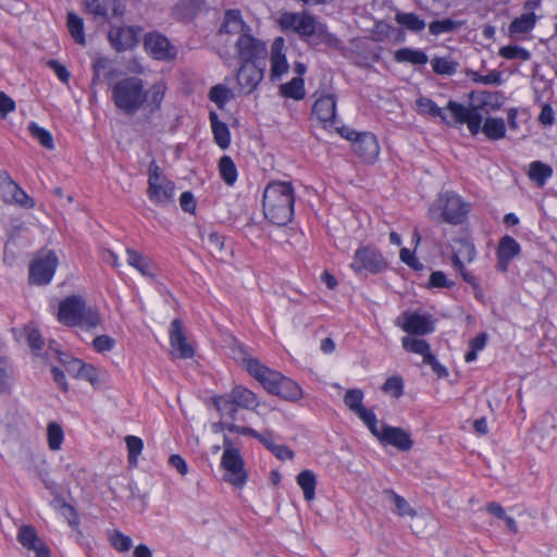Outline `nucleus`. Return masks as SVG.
<instances>
[{
	"mask_svg": "<svg viewBox=\"0 0 557 557\" xmlns=\"http://www.w3.org/2000/svg\"><path fill=\"white\" fill-rule=\"evenodd\" d=\"M164 94L165 86L162 83L146 89L140 77L128 76L113 85L112 101L126 115H134L141 109L154 113L160 110Z\"/></svg>",
	"mask_w": 557,
	"mask_h": 557,
	"instance_id": "f257e3e1",
	"label": "nucleus"
},
{
	"mask_svg": "<svg viewBox=\"0 0 557 557\" xmlns=\"http://www.w3.org/2000/svg\"><path fill=\"white\" fill-rule=\"evenodd\" d=\"M294 188L289 182H271L263 191L264 216L273 224L284 226L294 215Z\"/></svg>",
	"mask_w": 557,
	"mask_h": 557,
	"instance_id": "f03ea898",
	"label": "nucleus"
},
{
	"mask_svg": "<svg viewBox=\"0 0 557 557\" xmlns=\"http://www.w3.org/2000/svg\"><path fill=\"white\" fill-rule=\"evenodd\" d=\"M454 116V122L467 124L470 133L476 135L480 129L491 140H498L505 137L506 124L502 117H487L481 127L482 115L479 107L467 108L463 104L449 100L446 107Z\"/></svg>",
	"mask_w": 557,
	"mask_h": 557,
	"instance_id": "7ed1b4c3",
	"label": "nucleus"
},
{
	"mask_svg": "<svg viewBox=\"0 0 557 557\" xmlns=\"http://www.w3.org/2000/svg\"><path fill=\"white\" fill-rule=\"evenodd\" d=\"M280 24L284 29H292L311 46L321 44L333 45L337 39L327 32L324 24L320 23L307 11L301 13L285 12L281 15Z\"/></svg>",
	"mask_w": 557,
	"mask_h": 557,
	"instance_id": "20e7f679",
	"label": "nucleus"
},
{
	"mask_svg": "<svg viewBox=\"0 0 557 557\" xmlns=\"http://www.w3.org/2000/svg\"><path fill=\"white\" fill-rule=\"evenodd\" d=\"M469 211L470 205L460 196L453 191H445L440 194L430 206L429 218L436 223L459 225L466 221Z\"/></svg>",
	"mask_w": 557,
	"mask_h": 557,
	"instance_id": "39448f33",
	"label": "nucleus"
},
{
	"mask_svg": "<svg viewBox=\"0 0 557 557\" xmlns=\"http://www.w3.org/2000/svg\"><path fill=\"white\" fill-rule=\"evenodd\" d=\"M58 320L67 326L95 329L101 323L96 308L87 307L79 296H70L60 302Z\"/></svg>",
	"mask_w": 557,
	"mask_h": 557,
	"instance_id": "423d86ee",
	"label": "nucleus"
},
{
	"mask_svg": "<svg viewBox=\"0 0 557 557\" xmlns=\"http://www.w3.org/2000/svg\"><path fill=\"white\" fill-rule=\"evenodd\" d=\"M148 188L149 200L159 207H166L174 202V184L162 174L161 168L152 161L148 169Z\"/></svg>",
	"mask_w": 557,
	"mask_h": 557,
	"instance_id": "0eeeda50",
	"label": "nucleus"
},
{
	"mask_svg": "<svg viewBox=\"0 0 557 557\" xmlns=\"http://www.w3.org/2000/svg\"><path fill=\"white\" fill-rule=\"evenodd\" d=\"M224 445L227 447L223 453L221 466L225 470V481L240 487L247 480L243 458L238 449L231 447V441L227 437L224 438Z\"/></svg>",
	"mask_w": 557,
	"mask_h": 557,
	"instance_id": "6e6552de",
	"label": "nucleus"
},
{
	"mask_svg": "<svg viewBox=\"0 0 557 557\" xmlns=\"http://www.w3.org/2000/svg\"><path fill=\"white\" fill-rule=\"evenodd\" d=\"M235 48L242 62H264L268 53L265 44L252 36L251 32L239 36L235 41Z\"/></svg>",
	"mask_w": 557,
	"mask_h": 557,
	"instance_id": "1a4fd4ad",
	"label": "nucleus"
},
{
	"mask_svg": "<svg viewBox=\"0 0 557 557\" xmlns=\"http://www.w3.org/2000/svg\"><path fill=\"white\" fill-rule=\"evenodd\" d=\"M58 258L53 251L38 256L29 267V282L36 285L48 284L55 272Z\"/></svg>",
	"mask_w": 557,
	"mask_h": 557,
	"instance_id": "9d476101",
	"label": "nucleus"
},
{
	"mask_svg": "<svg viewBox=\"0 0 557 557\" xmlns=\"http://www.w3.org/2000/svg\"><path fill=\"white\" fill-rule=\"evenodd\" d=\"M387 263L384 257L375 249L370 247H360L354 255L350 268L356 273L368 271L370 273H380L385 270Z\"/></svg>",
	"mask_w": 557,
	"mask_h": 557,
	"instance_id": "9b49d317",
	"label": "nucleus"
},
{
	"mask_svg": "<svg viewBox=\"0 0 557 557\" xmlns=\"http://www.w3.org/2000/svg\"><path fill=\"white\" fill-rule=\"evenodd\" d=\"M245 361L246 369L249 374L258 380L269 393L273 394L283 375L280 372L261 364L257 359L249 358Z\"/></svg>",
	"mask_w": 557,
	"mask_h": 557,
	"instance_id": "f8f14e48",
	"label": "nucleus"
},
{
	"mask_svg": "<svg viewBox=\"0 0 557 557\" xmlns=\"http://www.w3.org/2000/svg\"><path fill=\"white\" fill-rule=\"evenodd\" d=\"M264 62H243L238 72L237 81L245 94L252 92L263 78Z\"/></svg>",
	"mask_w": 557,
	"mask_h": 557,
	"instance_id": "ddd939ff",
	"label": "nucleus"
},
{
	"mask_svg": "<svg viewBox=\"0 0 557 557\" xmlns=\"http://www.w3.org/2000/svg\"><path fill=\"white\" fill-rule=\"evenodd\" d=\"M141 28L134 26L112 27L109 32V40L117 51L133 48L139 40Z\"/></svg>",
	"mask_w": 557,
	"mask_h": 557,
	"instance_id": "4468645a",
	"label": "nucleus"
},
{
	"mask_svg": "<svg viewBox=\"0 0 557 557\" xmlns=\"http://www.w3.org/2000/svg\"><path fill=\"white\" fill-rule=\"evenodd\" d=\"M376 438L383 445H392L403 451L411 449L413 445L408 432L401 428L389 426L386 424H381V432Z\"/></svg>",
	"mask_w": 557,
	"mask_h": 557,
	"instance_id": "2eb2a0df",
	"label": "nucleus"
},
{
	"mask_svg": "<svg viewBox=\"0 0 557 557\" xmlns=\"http://www.w3.org/2000/svg\"><path fill=\"white\" fill-rule=\"evenodd\" d=\"M85 2L88 12L96 18L108 21L111 17L122 16L124 13L121 0H85Z\"/></svg>",
	"mask_w": 557,
	"mask_h": 557,
	"instance_id": "dca6fc26",
	"label": "nucleus"
},
{
	"mask_svg": "<svg viewBox=\"0 0 557 557\" xmlns=\"http://www.w3.org/2000/svg\"><path fill=\"white\" fill-rule=\"evenodd\" d=\"M170 343L174 354L182 359L194 357V348L188 344L180 319H174L170 327Z\"/></svg>",
	"mask_w": 557,
	"mask_h": 557,
	"instance_id": "f3484780",
	"label": "nucleus"
},
{
	"mask_svg": "<svg viewBox=\"0 0 557 557\" xmlns=\"http://www.w3.org/2000/svg\"><path fill=\"white\" fill-rule=\"evenodd\" d=\"M352 150L363 162L373 163L380 153L376 136L370 132H362Z\"/></svg>",
	"mask_w": 557,
	"mask_h": 557,
	"instance_id": "a211bd4d",
	"label": "nucleus"
},
{
	"mask_svg": "<svg viewBox=\"0 0 557 557\" xmlns=\"http://www.w3.org/2000/svg\"><path fill=\"white\" fill-rule=\"evenodd\" d=\"M312 114H314L324 126H331L336 117V97L332 94L321 95L312 106Z\"/></svg>",
	"mask_w": 557,
	"mask_h": 557,
	"instance_id": "6ab92c4d",
	"label": "nucleus"
},
{
	"mask_svg": "<svg viewBox=\"0 0 557 557\" xmlns=\"http://www.w3.org/2000/svg\"><path fill=\"white\" fill-rule=\"evenodd\" d=\"M251 32V27L243 20L239 10H226L223 16L220 35H237L242 36L244 33Z\"/></svg>",
	"mask_w": 557,
	"mask_h": 557,
	"instance_id": "aec40b11",
	"label": "nucleus"
},
{
	"mask_svg": "<svg viewBox=\"0 0 557 557\" xmlns=\"http://www.w3.org/2000/svg\"><path fill=\"white\" fill-rule=\"evenodd\" d=\"M144 46L146 51L151 54L154 59L165 60L174 57V53L171 51L172 47L164 36L150 33L145 36Z\"/></svg>",
	"mask_w": 557,
	"mask_h": 557,
	"instance_id": "412c9836",
	"label": "nucleus"
},
{
	"mask_svg": "<svg viewBox=\"0 0 557 557\" xmlns=\"http://www.w3.org/2000/svg\"><path fill=\"white\" fill-rule=\"evenodd\" d=\"M403 318L404 323L401 324V329L408 334L425 335L432 333L434 330L432 322L425 315L404 312Z\"/></svg>",
	"mask_w": 557,
	"mask_h": 557,
	"instance_id": "4be33fe9",
	"label": "nucleus"
},
{
	"mask_svg": "<svg viewBox=\"0 0 557 557\" xmlns=\"http://www.w3.org/2000/svg\"><path fill=\"white\" fill-rule=\"evenodd\" d=\"M283 39L277 38L272 45L271 51V78L280 79L281 76L287 72L288 63L285 54L282 53Z\"/></svg>",
	"mask_w": 557,
	"mask_h": 557,
	"instance_id": "5701e85b",
	"label": "nucleus"
},
{
	"mask_svg": "<svg viewBox=\"0 0 557 557\" xmlns=\"http://www.w3.org/2000/svg\"><path fill=\"white\" fill-rule=\"evenodd\" d=\"M456 245L457 247L451 257L454 268H461L465 265V261L470 263L474 260L476 252L472 243L467 239H458Z\"/></svg>",
	"mask_w": 557,
	"mask_h": 557,
	"instance_id": "b1692460",
	"label": "nucleus"
},
{
	"mask_svg": "<svg viewBox=\"0 0 557 557\" xmlns=\"http://www.w3.org/2000/svg\"><path fill=\"white\" fill-rule=\"evenodd\" d=\"M203 244L211 256L218 260H225L230 253L225 247L224 236L219 233H209L206 238L203 237Z\"/></svg>",
	"mask_w": 557,
	"mask_h": 557,
	"instance_id": "393cba45",
	"label": "nucleus"
},
{
	"mask_svg": "<svg viewBox=\"0 0 557 557\" xmlns=\"http://www.w3.org/2000/svg\"><path fill=\"white\" fill-rule=\"evenodd\" d=\"M214 140L218 146L222 149H226L231 144V134L227 125L221 122L218 114L213 111L209 114Z\"/></svg>",
	"mask_w": 557,
	"mask_h": 557,
	"instance_id": "a878e982",
	"label": "nucleus"
},
{
	"mask_svg": "<svg viewBox=\"0 0 557 557\" xmlns=\"http://www.w3.org/2000/svg\"><path fill=\"white\" fill-rule=\"evenodd\" d=\"M273 395H276L285 400L296 401L301 398L302 391L295 381L283 376Z\"/></svg>",
	"mask_w": 557,
	"mask_h": 557,
	"instance_id": "bb28decb",
	"label": "nucleus"
},
{
	"mask_svg": "<svg viewBox=\"0 0 557 557\" xmlns=\"http://www.w3.org/2000/svg\"><path fill=\"white\" fill-rule=\"evenodd\" d=\"M537 16L533 12L523 13L516 17L509 25L510 36L523 35L531 32L536 24Z\"/></svg>",
	"mask_w": 557,
	"mask_h": 557,
	"instance_id": "cd10ccee",
	"label": "nucleus"
},
{
	"mask_svg": "<svg viewBox=\"0 0 557 557\" xmlns=\"http://www.w3.org/2000/svg\"><path fill=\"white\" fill-rule=\"evenodd\" d=\"M383 494L386 499L395 506V512L400 517L414 518L417 511L409 505V503L393 490H384Z\"/></svg>",
	"mask_w": 557,
	"mask_h": 557,
	"instance_id": "c85d7f7f",
	"label": "nucleus"
},
{
	"mask_svg": "<svg viewBox=\"0 0 557 557\" xmlns=\"http://www.w3.org/2000/svg\"><path fill=\"white\" fill-rule=\"evenodd\" d=\"M416 106L419 114H429L433 117H440L447 124H451L447 120V115L444 113L443 109L440 108L432 99L421 96L416 100Z\"/></svg>",
	"mask_w": 557,
	"mask_h": 557,
	"instance_id": "c756f323",
	"label": "nucleus"
},
{
	"mask_svg": "<svg viewBox=\"0 0 557 557\" xmlns=\"http://www.w3.org/2000/svg\"><path fill=\"white\" fill-rule=\"evenodd\" d=\"M230 395L238 407L253 409L258 406L257 396L251 391L242 386L234 387Z\"/></svg>",
	"mask_w": 557,
	"mask_h": 557,
	"instance_id": "7c9ffc66",
	"label": "nucleus"
},
{
	"mask_svg": "<svg viewBox=\"0 0 557 557\" xmlns=\"http://www.w3.org/2000/svg\"><path fill=\"white\" fill-rule=\"evenodd\" d=\"M397 62H408L414 65H422L428 63L429 58L422 50H414L411 48H401L394 54Z\"/></svg>",
	"mask_w": 557,
	"mask_h": 557,
	"instance_id": "2f4dec72",
	"label": "nucleus"
},
{
	"mask_svg": "<svg viewBox=\"0 0 557 557\" xmlns=\"http://www.w3.org/2000/svg\"><path fill=\"white\" fill-rule=\"evenodd\" d=\"M297 483L304 492L305 499L312 500L315 496V474L311 470H304L297 475Z\"/></svg>",
	"mask_w": 557,
	"mask_h": 557,
	"instance_id": "473e14b6",
	"label": "nucleus"
},
{
	"mask_svg": "<svg viewBox=\"0 0 557 557\" xmlns=\"http://www.w3.org/2000/svg\"><path fill=\"white\" fill-rule=\"evenodd\" d=\"M127 255V263L138 270L143 275L145 276H153V273L151 272V264L147 257L143 256L138 251L127 248L126 249Z\"/></svg>",
	"mask_w": 557,
	"mask_h": 557,
	"instance_id": "72a5a7b5",
	"label": "nucleus"
},
{
	"mask_svg": "<svg viewBox=\"0 0 557 557\" xmlns=\"http://www.w3.org/2000/svg\"><path fill=\"white\" fill-rule=\"evenodd\" d=\"M553 175V170L549 165L541 162L533 161L529 166V177L537 186H543L546 181Z\"/></svg>",
	"mask_w": 557,
	"mask_h": 557,
	"instance_id": "f704fd0d",
	"label": "nucleus"
},
{
	"mask_svg": "<svg viewBox=\"0 0 557 557\" xmlns=\"http://www.w3.org/2000/svg\"><path fill=\"white\" fill-rule=\"evenodd\" d=\"M282 96L294 100H301L305 92V82L301 77H294L290 82L280 86Z\"/></svg>",
	"mask_w": 557,
	"mask_h": 557,
	"instance_id": "c9c22d12",
	"label": "nucleus"
},
{
	"mask_svg": "<svg viewBox=\"0 0 557 557\" xmlns=\"http://www.w3.org/2000/svg\"><path fill=\"white\" fill-rule=\"evenodd\" d=\"M51 505L54 509L60 511L73 529L78 528L79 517L76 509L71 504H67L61 497H55Z\"/></svg>",
	"mask_w": 557,
	"mask_h": 557,
	"instance_id": "e433bc0d",
	"label": "nucleus"
},
{
	"mask_svg": "<svg viewBox=\"0 0 557 557\" xmlns=\"http://www.w3.org/2000/svg\"><path fill=\"white\" fill-rule=\"evenodd\" d=\"M66 24L69 32L76 44L85 46L86 39L84 34V22L83 18L77 14L70 12L67 14Z\"/></svg>",
	"mask_w": 557,
	"mask_h": 557,
	"instance_id": "4c0bfd02",
	"label": "nucleus"
},
{
	"mask_svg": "<svg viewBox=\"0 0 557 557\" xmlns=\"http://www.w3.org/2000/svg\"><path fill=\"white\" fill-rule=\"evenodd\" d=\"M17 541L27 549H33L37 544L42 543L36 530L32 525H22L17 532Z\"/></svg>",
	"mask_w": 557,
	"mask_h": 557,
	"instance_id": "58836bf2",
	"label": "nucleus"
},
{
	"mask_svg": "<svg viewBox=\"0 0 557 557\" xmlns=\"http://www.w3.org/2000/svg\"><path fill=\"white\" fill-rule=\"evenodd\" d=\"M213 405L221 414L227 416L232 420H235L238 406L235 404L230 394L214 397Z\"/></svg>",
	"mask_w": 557,
	"mask_h": 557,
	"instance_id": "ea45409f",
	"label": "nucleus"
},
{
	"mask_svg": "<svg viewBox=\"0 0 557 557\" xmlns=\"http://www.w3.org/2000/svg\"><path fill=\"white\" fill-rule=\"evenodd\" d=\"M219 171L222 180L232 186L237 180V170L234 161L228 156H223L219 161Z\"/></svg>",
	"mask_w": 557,
	"mask_h": 557,
	"instance_id": "a19ab883",
	"label": "nucleus"
},
{
	"mask_svg": "<svg viewBox=\"0 0 557 557\" xmlns=\"http://www.w3.org/2000/svg\"><path fill=\"white\" fill-rule=\"evenodd\" d=\"M401 344L405 350L421 355L423 357V360L425 359V356L432 354L430 345L424 339L405 336L401 339Z\"/></svg>",
	"mask_w": 557,
	"mask_h": 557,
	"instance_id": "79ce46f5",
	"label": "nucleus"
},
{
	"mask_svg": "<svg viewBox=\"0 0 557 557\" xmlns=\"http://www.w3.org/2000/svg\"><path fill=\"white\" fill-rule=\"evenodd\" d=\"M64 440L62 426L57 422H49L47 425V441L51 450L57 451L61 448Z\"/></svg>",
	"mask_w": 557,
	"mask_h": 557,
	"instance_id": "37998d69",
	"label": "nucleus"
},
{
	"mask_svg": "<svg viewBox=\"0 0 557 557\" xmlns=\"http://www.w3.org/2000/svg\"><path fill=\"white\" fill-rule=\"evenodd\" d=\"M395 20L411 32H421L425 27V22L414 13H397Z\"/></svg>",
	"mask_w": 557,
	"mask_h": 557,
	"instance_id": "c03bdc74",
	"label": "nucleus"
},
{
	"mask_svg": "<svg viewBox=\"0 0 557 557\" xmlns=\"http://www.w3.org/2000/svg\"><path fill=\"white\" fill-rule=\"evenodd\" d=\"M461 26L460 22L451 18L436 20L430 23V34L437 36L441 34L453 33Z\"/></svg>",
	"mask_w": 557,
	"mask_h": 557,
	"instance_id": "a18cd8bd",
	"label": "nucleus"
},
{
	"mask_svg": "<svg viewBox=\"0 0 557 557\" xmlns=\"http://www.w3.org/2000/svg\"><path fill=\"white\" fill-rule=\"evenodd\" d=\"M28 129L30 135L37 139L42 147L49 150L54 148L53 137L49 131L38 126L35 122L29 123Z\"/></svg>",
	"mask_w": 557,
	"mask_h": 557,
	"instance_id": "49530a36",
	"label": "nucleus"
},
{
	"mask_svg": "<svg viewBox=\"0 0 557 557\" xmlns=\"http://www.w3.org/2000/svg\"><path fill=\"white\" fill-rule=\"evenodd\" d=\"M520 252L519 243L511 236H504L498 245L497 256L513 259Z\"/></svg>",
	"mask_w": 557,
	"mask_h": 557,
	"instance_id": "de8ad7c7",
	"label": "nucleus"
},
{
	"mask_svg": "<svg viewBox=\"0 0 557 557\" xmlns=\"http://www.w3.org/2000/svg\"><path fill=\"white\" fill-rule=\"evenodd\" d=\"M110 61L107 58H98L92 63V79L91 85H96L100 82L101 77L110 78L112 76L110 69Z\"/></svg>",
	"mask_w": 557,
	"mask_h": 557,
	"instance_id": "09e8293b",
	"label": "nucleus"
},
{
	"mask_svg": "<svg viewBox=\"0 0 557 557\" xmlns=\"http://www.w3.org/2000/svg\"><path fill=\"white\" fill-rule=\"evenodd\" d=\"M498 54L507 60L519 59L522 61H528L531 58V53L529 50L512 45L502 47L498 51Z\"/></svg>",
	"mask_w": 557,
	"mask_h": 557,
	"instance_id": "8fccbe9b",
	"label": "nucleus"
},
{
	"mask_svg": "<svg viewBox=\"0 0 557 557\" xmlns=\"http://www.w3.org/2000/svg\"><path fill=\"white\" fill-rule=\"evenodd\" d=\"M125 443L128 451V462L135 466L137 465L138 456L143 451L144 443L141 438L134 435H127L125 437Z\"/></svg>",
	"mask_w": 557,
	"mask_h": 557,
	"instance_id": "3c124183",
	"label": "nucleus"
},
{
	"mask_svg": "<svg viewBox=\"0 0 557 557\" xmlns=\"http://www.w3.org/2000/svg\"><path fill=\"white\" fill-rule=\"evenodd\" d=\"M74 366H77L76 377L84 379L94 386L98 383V370L92 364L84 363L82 360H75Z\"/></svg>",
	"mask_w": 557,
	"mask_h": 557,
	"instance_id": "603ef678",
	"label": "nucleus"
},
{
	"mask_svg": "<svg viewBox=\"0 0 557 557\" xmlns=\"http://www.w3.org/2000/svg\"><path fill=\"white\" fill-rule=\"evenodd\" d=\"M363 392L358 388L348 389L344 396L345 405L354 412L358 413L363 409L362 405Z\"/></svg>",
	"mask_w": 557,
	"mask_h": 557,
	"instance_id": "864d4df0",
	"label": "nucleus"
},
{
	"mask_svg": "<svg viewBox=\"0 0 557 557\" xmlns=\"http://www.w3.org/2000/svg\"><path fill=\"white\" fill-rule=\"evenodd\" d=\"M206 0H181L177 10H182L185 17L191 18L205 9Z\"/></svg>",
	"mask_w": 557,
	"mask_h": 557,
	"instance_id": "5fc2aeb1",
	"label": "nucleus"
},
{
	"mask_svg": "<svg viewBox=\"0 0 557 557\" xmlns=\"http://www.w3.org/2000/svg\"><path fill=\"white\" fill-rule=\"evenodd\" d=\"M457 62L449 58H434L432 60V67L436 74L451 75L456 72Z\"/></svg>",
	"mask_w": 557,
	"mask_h": 557,
	"instance_id": "6e6d98bb",
	"label": "nucleus"
},
{
	"mask_svg": "<svg viewBox=\"0 0 557 557\" xmlns=\"http://www.w3.org/2000/svg\"><path fill=\"white\" fill-rule=\"evenodd\" d=\"M358 418L368 426L370 432L376 437L381 432V425H379L377 418L375 413L367 409L366 407L361 409L358 413H356Z\"/></svg>",
	"mask_w": 557,
	"mask_h": 557,
	"instance_id": "4d7b16f0",
	"label": "nucleus"
},
{
	"mask_svg": "<svg viewBox=\"0 0 557 557\" xmlns=\"http://www.w3.org/2000/svg\"><path fill=\"white\" fill-rule=\"evenodd\" d=\"M382 391L399 398L404 394V380L399 375L389 376L383 384Z\"/></svg>",
	"mask_w": 557,
	"mask_h": 557,
	"instance_id": "13d9d810",
	"label": "nucleus"
},
{
	"mask_svg": "<svg viewBox=\"0 0 557 557\" xmlns=\"http://www.w3.org/2000/svg\"><path fill=\"white\" fill-rule=\"evenodd\" d=\"M231 91L224 85H215L209 91V98L212 102H214L220 109L224 108L225 103L230 99Z\"/></svg>",
	"mask_w": 557,
	"mask_h": 557,
	"instance_id": "bf43d9fd",
	"label": "nucleus"
},
{
	"mask_svg": "<svg viewBox=\"0 0 557 557\" xmlns=\"http://www.w3.org/2000/svg\"><path fill=\"white\" fill-rule=\"evenodd\" d=\"M9 194L11 195L12 200L20 206L28 209L35 207L34 200L20 187V185L16 184Z\"/></svg>",
	"mask_w": 557,
	"mask_h": 557,
	"instance_id": "052dcab7",
	"label": "nucleus"
},
{
	"mask_svg": "<svg viewBox=\"0 0 557 557\" xmlns=\"http://www.w3.org/2000/svg\"><path fill=\"white\" fill-rule=\"evenodd\" d=\"M111 545L119 552H128L132 547V540L129 536L120 531H114L110 537Z\"/></svg>",
	"mask_w": 557,
	"mask_h": 557,
	"instance_id": "680f3d73",
	"label": "nucleus"
},
{
	"mask_svg": "<svg viewBox=\"0 0 557 557\" xmlns=\"http://www.w3.org/2000/svg\"><path fill=\"white\" fill-rule=\"evenodd\" d=\"M24 332L26 334L27 343L30 348L37 354L44 346V341L39 332L30 325L25 326Z\"/></svg>",
	"mask_w": 557,
	"mask_h": 557,
	"instance_id": "e2e57ef3",
	"label": "nucleus"
},
{
	"mask_svg": "<svg viewBox=\"0 0 557 557\" xmlns=\"http://www.w3.org/2000/svg\"><path fill=\"white\" fill-rule=\"evenodd\" d=\"M455 269L459 272L463 281L472 286V288L474 289L475 298H481L483 296V293L480 287L478 278L470 271H468L465 265Z\"/></svg>",
	"mask_w": 557,
	"mask_h": 557,
	"instance_id": "0e129e2a",
	"label": "nucleus"
},
{
	"mask_svg": "<svg viewBox=\"0 0 557 557\" xmlns=\"http://www.w3.org/2000/svg\"><path fill=\"white\" fill-rule=\"evenodd\" d=\"M92 345L98 352L110 351L114 348L115 339L108 335H99L94 338Z\"/></svg>",
	"mask_w": 557,
	"mask_h": 557,
	"instance_id": "69168bd1",
	"label": "nucleus"
},
{
	"mask_svg": "<svg viewBox=\"0 0 557 557\" xmlns=\"http://www.w3.org/2000/svg\"><path fill=\"white\" fill-rule=\"evenodd\" d=\"M428 286L429 287H437V288H442V287L449 288V287L454 286V283L448 281L446 278V275L442 271H435V272H432V274L430 275Z\"/></svg>",
	"mask_w": 557,
	"mask_h": 557,
	"instance_id": "338daca9",
	"label": "nucleus"
},
{
	"mask_svg": "<svg viewBox=\"0 0 557 557\" xmlns=\"http://www.w3.org/2000/svg\"><path fill=\"white\" fill-rule=\"evenodd\" d=\"M399 258L404 263H406L413 270L423 269V264L416 258V256L408 248H403L400 250Z\"/></svg>",
	"mask_w": 557,
	"mask_h": 557,
	"instance_id": "774afa93",
	"label": "nucleus"
}]
</instances>
